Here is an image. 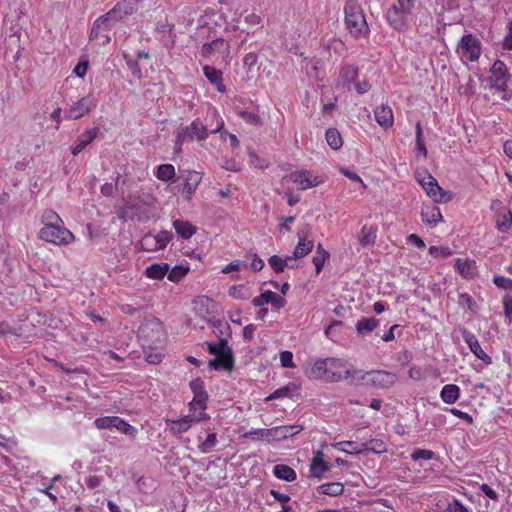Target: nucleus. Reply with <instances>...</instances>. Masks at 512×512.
I'll list each match as a JSON object with an SVG mask.
<instances>
[{"mask_svg":"<svg viewBox=\"0 0 512 512\" xmlns=\"http://www.w3.org/2000/svg\"><path fill=\"white\" fill-rule=\"evenodd\" d=\"M94 425L99 430L116 428L118 431L128 436H134L136 433V429L133 426L118 416H104L96 418L94 420Z\"/></svg>","mask_w":512,"mask_h":512,"instance_id":"nucleus-11","label":"nucleus"},{"mask_svg":"<svg viewBox=\"0 0 512 512\" xmlns=\"http://www.w3.org/2000/svg\"><path fill=\"white\" fill-rule=\"evenodd\" d=\"M325 137H326V141H327L328 145L333 150H338L341 148L343 141H342V137L337 129L329 128L326 131Z\"/></svg>","mask_w":512,"mask_h":512,"instance_id":"nucleus-42","label":"nucleus"},{"mask_svg":"<svg viewBox=\"0 0 512 512\" xmlns=\"http://www.w3.org/2000/svg\"><path fill=\"white\" fill-rule=\"evenodd\" d=\"M329 364L330 358L318 359L306 369V374L310 379H322L326 377L328 380Z\"/></svg>","mask_w":512,"mask_h":512,"instance_id":"nucleus-19","label":"nucleus"},{"mask_svg":"<svg viewBox=\"0 0 512 512\" xmlns=\"http://www.w3.org/2000/svg\"><path fill=\"white\" fill-rule=\"evenodd\" d=\"M350 369V364L338 358H330L328 381L339 382L346 380L345 371Z\"/></svg>","mask_w":512,"mask_h":512,"instance_id":"nucleus-16","label":"nucleus"},{"mask_svg":"<svg viewBox=\"0 0 512 512\" xmlns=\"http://www.w3.org/2000/svg\"><path fill=\"white\" fill-rule=\"evenodd\" d=\"M508 32L502 41V48L512 51V20L508 23Z\"/></svg>","mask_w":512,"mask_h":512,"instance_id":"nucleus-61","label":"nucleus"},{"mask_svg":"<svg viewBox=\"0 0 512 512\" xmlns=\"http://www.w3.org/2000/svg\"><path fill=\"white\" fill-rule=\"evenodd\" d=\"M220 165L222 168L228 171L236 172L240 170V164L234 159L222 158Z\"/></svg>","mask_w":512,"mask_h":512,"instance_id":"nucleus-57","label":"nucleus"},{"mask_svg":"<svg viewBox=\"0 0 512 512\" xmlns=\"http://www.w3.org/2000/svg\"><path fill=\"white\" fill-rule=\"evenodd\" d=\"M449 512H469L468 508H466L459 500L454 499L450 502L446 508Z\"/></svg>","mask_w":512,"mask_h":512,"instance_id":"nucleus-62","label":"nucleus"},{"mask_svg":"<svg viewBox=\"0 0 512 512\" xmlns=\"http://www.w3.org/2000/svg\"><path fill=\"white\" fill-rule=\"evenodd\" d=\"M463 338L466 344L468 345L470 351L478 359L482 360L487 365H490L492 363L491 357L487 353H485L484 350L481 348L480 343L474 334L468 331H464Z\"/></svg>","mask_w":512,"mask_h":512,"instance_id":"nucleus-18","label":"nucleus"},{"mask_svg":"<svg viewBox=\"0 0 512 512\" xmlns=\"http://www.w3.org/2000/svg\"><path fill=\"white\" fill-rule=\"evenodd\" d=\"M96 107V100L93 95L88 94L73 104L65 111V118L77 120L89 114Z\"/></svg>","mask_w":512,"mask_h":512,"instance_id":"nucleus-12","label":"nucleus"},{"mask_svg":"<svg viewBox=\"0 0 512 512\" xmlns=\"http://www.w3.org/2000/svg\"><path fill=\"white\" fill-rule=\"evenodd\" d=\"M210 419L209 415L205 412H199V414H188L176 420H166L170 431L173 434H182L187 432L195 423Z\"/></svg>","mask_w":512,"mask_h":512,"instance_id":"nucleus-9","label":"nucleus"},{"mask_svg":"<svg viewBox=\"0 0 512 512\" xmlns=\"http://www.w3.org/2000/svg\"><path fill=\"white\" fill-rule=\"evenodd\" d=\"M293 260L292 256H287L286 258H281L278 255H272L268 258V263L270 267L276 272L281 273L285 268L294 269V265H290V262Z\"/></svg>","mask_w":512,"mask_h":512,"instance_id":"nucleus-31","label":"nucleus"},{"mask_svg":"<svg viewBox=\"0 0 512 512\" xmlns=\"http://www.w3.org/2000/svg\"><path fill=\"white\" fill-rule=\"evenodd\" d=\"M98 129L91 128L79 135L75 144L71 147V153L76 156L84 150L97 137Z\"/></svg>","mask_w":512,"mask_h":512,"instance_id":"nucleus-22","label":"nucleus"},{"mask_svg":"<svg viewBox=\"0 0 512 512\" xmlns=\"http://www.w3.org/2000/svg\"><path fill=\"white\" fill-rule=\"evenodd\" d=\"M376 239V229L373 227L363 226L359 234V242L362 245L374 243Z\"/></svg>","mask_w":512,"mask_h":512,"instance_id":"nucleus-45","label":"nucleus"},{"mask_svg":"<svg viewBox=\"0 0 512 512\" xmlns=\"http://www.w3.org/2000/svg\"><path fill=\"white\" fill-rule=\"evenodd\" d=\"M299 241L293 251V258H303L309 254L313 248V241L298 233Z\"/></svg>","mask_w":512,"mask_h":512,"instance_id":"nucleus-33","label":"nucleus"},{"mask_svg":"<svg viewBox=\"0 0 512 512\" xmlns=\"http://www.w3.org/2000/svg\"><path fill=\"white\" fill-rule=\"evenodd\" d=\"M196 138L205 140L208 137V129L199 119L194 120L190 125L180 127L176 134L175 151H180L185 139Z\"/></svg>","mask_w":512,"mask_h":512,"instance_id":"nucleus-7","label":"nucleus"},{"mask_svg":"<svg viewBox=\"0 0 512 512\" xmlns=\"http://www.w3.org/2000/svg\"><path fill=\"white\" fill-rule=\"evenodd\" d=\"M173 228L182 239H190L197 231V228L191 222L181 219L173 221Z\"/></svg>","mask_w":512,"mask_h":512,"instance_id":"nucleus-27","label":"nucleus"},{"mask_svg":"<svg viewBox=\"0 0 512 512\" xmlns=\"http://www.w3.org/2000/svg\"><path fill=\"white\" fill-rule=\"evenodd\" d=\"M207 409V402L204 403H195V398L189 403V414H199V412H205Z\"/></svg>","mask_w":512,"mask_h":512,"instance_id":"nucleus-59","label":"nucleus"},{"mask_svg":"<svg viewBox=\"0 0 512 512\" xmlns=\"http://www.w3.org/2000/svg\"><path fill=\"white\" fill-rule=\"evenodd\" d=\"M273 474L276 478L287 482H292L297 477L295 470L286 464L275 465L273 468Z\"/></svg>","mask_w":512,"mask_h":512,"instance_id":"nucleus-32","label":"nucleus"},{"mask_svg":"<svg viewBox=\"0 0 512 512\" xmlns=\"http://www.w3.org/2000/svg\"><path fill=\"white\" fill-rule=\"evenodd\" d=\"M289 179L301 190H307L312 187H316L325 181L323 176L315 175L314 173L307 170L292 172L289 175Z\"/></svg>","mask_w":512,"mask_h":512,"instance_id":"nucleus-13","label":"nucleus"},{"mask_svg":"<svg viewBox=\"0 0 512 512\" xmlns=\"http://www.w3.org/2000/svg\"><path fill=\"white\" fill-rule=\"evenodd\" d=\"M346 374V380L349 381V384L351 385H359L364 384L367 381V379L370 377V371H365L362 369L355 368L353 365L350 364V369L345 371Z\"/></svg>","mask_w":512,"mask_h":512,"instance_id":"nucleus-28","label":"nucleus"},{"mask_svg":"<svg viewBox=\"0 0 512 512\" xmlns=\"http://www.w3.org/2000/svg\"><path fill=\"white\" fill-rule=\"evenodd\" d=\"M59 223H64L63 220L60 218V216L52 211V210H46L44 211L43 215H42V223L43 225H50V224H53V225H56Z\"/></svg>","mask_w":512,"mask_h":512,"instance_id":"nucleus-51","label":"nucleus"},{"mask_svg":"<svg viewBox=\"0 0 512 512\" xmlns=\"http://www.w3.org/2000/svg\"><path fill=\"white\" fill-rule=\"evenodd\" d=\"M421 218L423 223L429 226H436L442 221L440 209L436 206H428L422 209Z\"/></svg>","mask_w":512,"mask_h":512,"instance_id":"nucleus-29","label":"nucleus"},{"mask_svg":"<svg viewBox=\"0 0 512 512\" xmlns=\"http://www.w3.org/2000/svg\"><path fill=\"white\" fill-rule=\"evenodd\" d=\"M434 457V452L427 449H416L411 454V458L414 461L423 459V460H430Z\"/></svg>","mask_w":512,"mask_h":512,"instance_id":"nucleus-54","label":"nucleus"},{"mask_svg":"<svg viewBox=\"0 0 512 512\" xmlns=\"http://www.w3.org/2000/svg\"><path fill=\"white\" fill-rule=\"evenodd\" d=\"M429 253L434 257L445 259L452 254V251L447 246H430Z\"/></svg>","mask_w":512,"mask_h":512,"instance_id":"nucleus-52","label":"nucleus"},{"mask_svg":"<svg viewBox=\"0 0 512 512\" xmlns=\"http://www.w3.org/2000/svg\"><path fill=\"white\" fill-rule=\"evenodd\" d=\"M243 437L252 441H267L272 442L271 428L270 429H251L243 434Z\"/></svg>","mask_w":512,"mask_h":512,"instance_id":"nucleus-34","label":"nucleus"},{"mask_svg":"<svg viewBox=\"0 0 512 512\" xmlns=\"http://www.w3.org/2000/svg\"><path fill=\"white\" fill-rule=\"evenodd\" d=\"M198 439H201V438L198 437ZM217 444H218L217 434L209 433L203 441L199 440L198 449L201 453L207 454V453L212 452Z\"/></svg>","mask_w":512,"mask_h":512,"instance_id":"nucleus-40","label":"nucleus"},{"mask_svg":"<svg viewBox=\"0 0 512 512\" xmlns=\"http://www.w3.org/2000/svg\"><path fill=\"white\" fill-rule=\"evenodd\" d=\"M415 134H416V149L423 156V158H426L427 148H426L425 143L422 138L423 131H422L420 122H417L415 125Z\"/></svg>","mask_w":512,"mask_h":512,"instance_id":"nucleus-47","label":"nucleus"},{"mask_svg":"<svg viewBox=\"0 0 512 512\" xmlns=\"http://www.w3.org/2000/svg\"><path fill=\"white\" fill-rule=\"evenodd\" d=\"M203 73L209 82L215 86L218 92L224 93L226 91V87L223 84L222 72L220 70L212 66L205 65L203 67Z\"/></svg>","mask_w":512,"mask_h":512,"instance_id":"nucleus-25","label":"nucleus"},{"mask_svg":"<svg viewBox=\"0 0 512 512\" xmlns=\"http://www.w3.org/2000/svg\"><path fill=\"white\" fill-rule=\"evenodd\" d=\"M182 177L184 179L182 194L184 199L189 201L202 181V174L198 171L187 170L183 173Z\"/></svg>","mask_w":512,"mask_h":512,"instance_id":"nucleus-15","label":"nucleus"},{"mask_svg":"<svg viewBox=\"0 0 512 512\" xmlns=\"http://www.w3.org/2000/svg\"><path fill=\"white\" fill-rule=\"evenodd\" d=\"M493 282L499 288L512 290V279L497 276L494 277Z\"/></svg>","mask_w":512,"mask_h":512,"instance_id":"nucleus-58","label":"nucleus"},{"mask_svg":"<svg viewBox=\"0 0 512 512\" xmlns=\"http://www.w3.org/2000/svg\"><path fill=\"white\" fill-rule=\"evenodd\" d=\"M110 28L104 23H99V18H97L90 31L89 39L90 41H96L100 45H105L109 43L110 37L109 32Z\"/></svg>","mask_w":512,"mask_h":512,"instance_id":"nucleus-21","label":"nucleus"},{"mask_svg":"<svg viewBox=\"0 0 512 512\" xmlns=\"http://www.w3.org/2000/svg\"><path fill=\"white\" fill-rule=\"evenodd\" d=\"M132 12L133 6L130 2H118L110 11L98 17L99 23H104L111 29L117 22L123 20L127 15L132 14Z\"/></svg>","mask_w":512,"mask_h":512,"instance_id":"nucleus-10","label":"nucleus"},{"mask_svg":"<svg viewBox=\"0 0 512 512\" xmlns=\"http://www.w3.org/2000/svg\"><path fill=\"white\" fill-rule=\"evenodd\" d=\"M330 470V466L323 460V453L317 451L310 464V473L313 477L321 478V476Z\"/></svg>","mask_w":512,"mask_h":512,"instance_id":"nucleus-26","label":"nucleus"},{"mask_svg":"<svg viewBox=\"0 0 512 512\" xmlns=\"http://www.w3.org/2000/svg\"><path fill=\"white\" fill-rule=\"evenodd\" d=\"M187 272L188 268H184L182 266H174L170 271H168L166 275L170 281L178 282L186 275Z\"/></svg>","mask_w":512,"mask_h":512,"instance_id":"nucleus-50","label":"nucleus"},{"mask_svg":"<svg viewBox=\"0 0 512 512\" xmlns=\"http://www.w3.org/2000/svg\"><path fill=\"white\" fill-rule=\"evenodd\" d=\"M345 25L349 33L355 38L366 37L369 34L367 24L362 8L354 1L348 0L345 8Z\"/></svg>","mask_w":512,"mask_h":512,"instance_id":"nucleus-1","label":"nucleus"},{"mask_svg":"<svg viewBox=\"0 0 512 512\" xmlns=\"http://www.w3.org/2000/svg\"><path fill=\"white\" fill-rule=\"evenodd\" d=\"M175 175V167L172 164H161L156 168L155 176L160 181L169 182Z\"/></svg>","mask_w":512,"mask_h":512,"instance_id":"nucleus-37","label":"nucleus"},{"mask_svg":"<svg viewBox=\"0 0 512 512\" xmlns=\"http://www.w3.org/2000/svg\"><path fill=\"white\" fill-rule=\"evenodd\" d=\"M317 491L320 494L329 495V496H339L344 491V486L340 482H331V483H325L320 486H318Z\"/></svg>","mask_w":512,"mask_h":512,"instance_id":"nucleus-38","label":"nucleus"},{"mask_svg":"<svg viewBox=\"0 0 512 512\" xmlns=\"http://www.w3.org/2000/svg\"><path fill=\"white\" fill-rule=\"evenodd\" d=\"M268 303H270L275 309H281L286 305V300L281 295L270 290L263 292L252 300V304L255 307H261Z\"/></svg>","mask_w":512,"mask_h":512,"instance_id":"nucleus-17","label":"nucleus"},{"mask_svg":"<svg viewBox=\"0 0 512 512\" xmlns=\"http://www.w3.org/2000/svg\"><path fill=\"white\" fill-rule=\"evenodd\" d=\"M416 179L426 193L437 183V180L429 173L423 175L418 173Z\"/></svg>","mask_w":512,"mask_h":512,"instance_id":"nucleus-48","label":"nucleus"},{"mask_svg":"<svg viewBox=\"0 0 512 512\" xmlns=\"http://www.w3.org/2000/svg\"><path fill=\"white\" fill-rule=\"evenodd\" d=\"M248 257L252 258L250 266L253 271L258 272L263 269L264 261L257 254H249Z\"/></svg>","mask_w":512,"mask_h":512,"instance_id":"nucleus-63","label":"nucleus"},{"mask_svg":"<svg viewBox=\"0 0 512 512\" xmlns=\"http://www.w3.org/2000/svg\"><path fill=\"white\" fill-rule=\"evenodd\" d=\"M379 321L375 318H361L356 324L358 334L365 336L371 333L377 326Z\"/></svg>","mask_w":512,"mask_h":512,"instance_id":"nucleus-39","label":"nucleus"},{"mask_svg":"<svg viewBox=\"0 0 512 512\" xmlns=\"http://www.w3.org/2000/svg\"><path fill=\"white\" fill-rule=\"evenodd\" d=\"M293 355L290 351H283L280 354V362L283 367L292 368L294 363L292 361Z\"/></svg>","mask_w":512,"mask_h":512,"instance_id":"nucleus-60","label":"nucleus"},{"mask_svg":"<svg viewBox=\"0 0 512 512\" xmlns=\"http://www.w3.org/2000/svg\"><path fill=\"white\" fill-rule=\"evenodd\" d=\"M415 0H397L386 12L389 25L395 30H404L413 14Z\"/></svg>","mask_w":512,"mask_h":512,"instance_id":"nucleus-3","label":"nucleus"},{"mask_svg":"<svg viewBox=\"0 0 512 512\" xmlns=\"http://www.w3.org/2000/svg\"><path fill=\"white\" fill-rule=\"evenodd\" d=\"M460 396V388L455 384H447L443 386L440 397L446 404H454Z\"/></svg>","mask_w":512,"mask_h":512,"instance_id":"nucleus-30","label":"nucleus"},{"mask_svg":"<svg viewBox=\"0 0 512 512\" xmlns=\"http://www.w3.org/2000/svg\"><path fill=\"white\" fill-rule=\"evenodd\" d=\"M291 390H292V386L291 385H286V386L280 387V388L276 389L272 394L267 396L265 398V401L269 402V401L274 400V399H279V398L286 397V396H288V394H289V392Z\"/></svg>","mask_w":512,"mask_h":512,"instance_id":"nucleus-53","label":"nucleus"},{"mask_svg":"<svg viewBox=\"0 0 512 512\" xmlns=\"http://www.w3.org/2000/svg\"><path fill=\"white\" fill-rule=\"evenodd\" d=\"M455 268L465 278L471 277L474 269V262L457 258L455 260Z\"/></svg>","mask_w":512,"mask_h":512,"instance_id":"nucleus-44","label":"nucleus"},{"mask_svg":"<svg viewBox=\"0 0 512 512\" xmlns=\"http://www.w3.org/2000/svg\"><path fill=\"white\" fill-rule=\"evenodd\" d=\"M190 388L194 394L193 398H195V403L198 402L203 404L204 401L207 402L208 395L204 388V382L200 378L192 380L190 382Z\"/></svg>","mask_w":512,"mask_h":512,"instance_id":"nucleus-35","label":"nucleus"},{"mask_svg":"<svg viewBox=\"0 0 512 512\" xmlns=\"http://www.w3.org/2000/svg\"><path fill=\"white\" fill-rule=\"evenodd\" d=\"M511 75L508 72L506 64L501 60H496L490 68L489 81L492 88L505 92L508 87Z\"/></svg>","mask_w":512,"mask_h":512,"instance_id":"nucleus-8","label":"nucleus"},{"mask_svg":"<svg viewBox=\"0 0 512 512\" xmlns=\"http://www.w3.org/2000/svg\"><path fill=\"white\" fill-rule=\"evenodd\" d=\"M240 116L248 124L255 125V126L261 125L260 117L253 112L242 111L240 113Z\"/></svg>","mask_w":512,"mask_h":512,"instance_id":"nucleus-55","label":"nucleus"},{"mask_svg":"<svg viewBox=\"0 0 512 512\" xmlns=\"http://www.w3.org/2000/svg\"><path fill=\"white\" fill-rule=\"evenodd\" d=\"M304 429L303 425H282L271 428L272 441H282L300 433Z\"/></svg>","mask_w":512,"mask_h":512,"instance_id":"nucleus-20","label":"nucleus"},{"mask_svg":"<svg viewBox=\"0 0 512 512\" xmlns=\"http://www.w3.org/2000/svg\"><path fill=\"white\" fill-rule=\"evenodd\" d=\"M229 50V44L222 38H217L210 43L203 44L201 48V55L209 58L215 52L226 53Z\"/></svg>","mask_w":512,"mask_h":512,"instance_id":"nucleus-23","label":"nucleus"},{"mask_svg":"<svg viewBox=\"0 0 512 512\" xmlns=\"http://www.w3.org/2000/svg\"><path fill=\"white\" fill-rule=\"evenodd\" d=\"M397 381V375L386 370H370V377L365 382L366 386L380 389H388Z\"/></svg>","mask_w":512,"mask_h":512,"instance_id":"nucleus-14","label":"nucleus"},{"mask_svg":"<svg viewBox=\"0 0 512 512\" xmlns=\"http://www.w3.org/2000/svg\"><path fill=\"white\" fill-rule=\"evenodd\" d=\"M38 237L56 246H67L75 240L74 234L64 226V223L59 222L56 225H43L38 232Z\"/></svg>","mask_w":512,"mask_h":512,"instance_id":"nucleus-4","label":"nucleus"},{"mask_svg":"<svg viewBox=\"0 0 512 512\" xmlns=\"http://www.w3.org/2000/svg\"><path fill=\"white\" fill-rule=\"evenodd\" d=\"M504 313L507 318L512 319V297L505 296L503 298Z\"/></svg>","mask_w":512,"mask_h":512,"instance_id":"nucleus-64","label":"nucleus"},{"mask_svg":"<svg viewBox=\"0 0 512 512\" xmlns=\"http://www.w3.org/2000/svg\"><path fill=\"white\" fill-rule=\"evenodd\" d=\"M427 196H429L433 201L440 202V203H447L450 201L451 196L444 191L438 183H436L435 186H433L428 192L426 193Z\"/></svg>","mask_w":512,"mask_h":512,"instance_id":"nucleus-41","label":"nucleus"},{"mask_svg":"<svg viewBox=\"0 0 512 512\" xmlns=\"http://www.w3.org/2000/svg\"><path fill=\"white\" fill-rule=\"evenodd\" d=\"M169 271L168 264H153L145 269V275L154 280H161Z\"/></svg>","mask_w":512,"mask_h":512,"instance_id":"nucleus-36","label":"nucleus"},{"mask_svg":"<svg viewBox=\"0 0 512 512\" xmlns=\"http://www.w3.org/2000/svg\"><path fill=\"white\" fill-rule=\"evenodd\" d=\"M228 294L232 298L238 299V300H246V299L250 298V296H251L250 289L244 284L235 285V286L230 287Z\"/></svg>","mask_w":512,"mask_h":512,"instance_id":"nucleus-43","label":"nucleus"},{"mask_svg":"<svg viewBox=\"0 0 512 512\" xmlns=\"http://www.w3.org/2000/svg\"><path fill=\"white\" fill-rule=\"evenodd\" d=\"M210 354L215 355L214 359L209 360L208 367L214 370L224 369L231 371L234 367V357L231 347L225 338H220L218 342H206Z\"/></svg>","mask_w":512,"mask_h":512,"instance_id":"nucleus-2","label":"nucleus"},{"mask_svg":"<svg viewBox=\"0 0 512 512\" xmlns=\"http://www.w3.org/2000/svg\"><path fill=\"white\" fill-rule=\"evenodd\" d=\"M173 234L168 230L160 231L155 237L154 240L157 243V249H164L168 243L172 240Z\"/></svg>","mask_w":512,"mask_h":512,"instance_id":"nucleus-49","label":"nucleus"},{"mask_svg":"<svg viewBox=\"0 0 512 512\" xmlns=\"http://www.w3.org/2000/svg\"><path fill=\"white\" fill-rule=\"evenodd\" d=\"M376 122L384 129L391 127L394 123L392 109L387 105H381L374 111Z\"/></svg>","mask_w":512,"mask_h":512,"instance_id":"nucleus-24","label":"nucleus"},{"mask_svg":"<svg viewBox=\"0 0 512 512\" xmlns=\"http://www.w3.org/2000/svg\"><path fill=\"white\" fill-rule=\"evenodd\" d=\"M358 75V69L355 66L349 65L341 70V77L344 83L350 89V84L354 83Z\"/></svg>","mask_w":512,"mask_h":512,"instance_id":"nucleus-46","label":"nucleus"},{"mask_svg":"<svg viewBox=\"0 0 512 512\" xmlns=\"http://www.w3.org/2000/svg\"><path fill=\"white\" fill-rule=\"evenodd\" d=\"M496 227L500 231H506L508 229H512V213H511V211H508V213L504 216L503 220L497 221Z\"/></svg>","mask_w":512,"mask_h":512,"instance_id":"nucleus-56","label":"nucleus"},{"mask_svg":"<svg viewBox=\"0 0 512 512\" xmlns=\"http://www.w3.org/2000/svg\"><path fill=\"white\" fill-rule=\"evenodd\" d=\"M333 447L343 453L357 455L364 451H371L376 454L386 452V444L380 439H371L367 442L358 444L355 441H340L333 444Z\"/></svg>","mask_w":512,"mask_h":512,"instance_id":"nucleus-6","label":"nucleus"},{"mask_svg":"<svg viewBox=\"0 0 512 512\" xmlns=\"http://www.w3.org/2000/svg\"><path fill=\"white\" fill-rule=\"evenodd\" d=\"M482 44L480 39L472 34H464L457 43L456 53L462 63L476 62L481 56Z\"/></svg>","mask_w":512,"mask_h":512,"instance_id":"nucleus-5","label":"nucleus"}]
</instances>
